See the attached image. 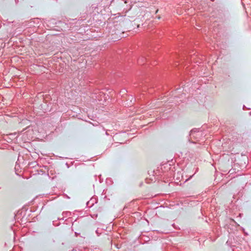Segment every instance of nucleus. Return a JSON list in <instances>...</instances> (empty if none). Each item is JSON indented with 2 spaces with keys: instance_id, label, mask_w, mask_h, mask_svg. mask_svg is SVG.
I'll return each mask as SVG.
<instances>
[{
  "instance_id": "f257e3e1",
  "label": "nucleus",
  "mask_w": 251,
  "mask_h": 251,
  "mask_svg": "<svg viewBox=\"0 0 251 251\" xmlns=\"http://www.w3.org/2000/svg\"><path fill=\"white\" fill-rule=\"evenodd\" d=\"M231 140L234 143H241L243 141V138L241 134L235 132L233 133Z\"/></svg>"
},
{
  "instance_id": "f03ea898",
  "label": "nucleus",
  "mask_w": 251,
  "mask_h": 251,
  "mask_svg": "<svg viewBox=\"0 0 251 251\" xmlns=\"http://www.w3.org/2000/svg\"><path fill=\"white\" fill-rule=\"evenodd\" d=\"M195 132H196V130H194V129L190 131V135L191 136L194 137V136H195L194 134H195Z\"/></svg>"
},
{
  "instance_id": "7ed1b4c3",
  "label": "nucleus",
  "mask_w": 251,
  "mask_h": 251,
  "mask_svg": "<svg viewBox=\"0 0 251 251\" xmlns=\"http://www.w3.org/2000/svg\"><path fill=\"white\" fill-rule=\"evenodd\" d=\"M144 60V58L143 57H142L141 58L139 59L138 60V63L139 64H141L142 61Z\"/></svg>"
},
{
  "instance_id": "20e7f679",
  "label": "nucleus",
  "mask_w": 251,
  "mask_h": 251,
  "mask_svg": "<svg viewBox=\"0 0 251 251\" xmlns=\"http://www.w3.org/2000/svg\"><path fill=\"white\" fill-rule=\"evenodd\" d=\"M192 176H190V177L189 179H190V178H191ZM188 179H189V178H188V179H186V180H188Z\"/></svg>"
}]
</instances>
